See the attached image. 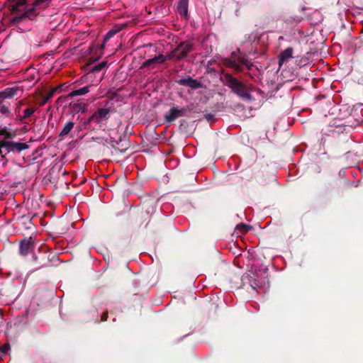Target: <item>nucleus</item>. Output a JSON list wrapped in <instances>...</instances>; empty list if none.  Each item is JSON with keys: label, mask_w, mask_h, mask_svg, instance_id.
<instances>
[{"label": "nucleus", "mask_w": 363, "mask_h": 363, "mask_svg": "<svg viewBox=\"0 0 363 363\" xmlns=\"http://www.w3.org/2000/svg\"><path fill=\"white\" fill-rule=\"evenodd\" d=\"M117 33V30H112V29L111 30H109L106 34V35L104 36V43L103 45H101V48H103L104 47V44L106 41H108L109 39H111L113 35H115Z\"/></svg>", "instance_id": "a878e982"}, {"label": "nucleus", "mask_w": 363, "mask_h": 363, "mask_svg": "<svg viewBox=\"0 0 363 363\" xmlns=\"http://www.w3.org/2000/svg\"><path fill=\"white\" fill-rule=\"evenodd\" d=\"M162 54H160L157 56H155L152 58L148 59L143 62L140 69H153L157 66V65L162 64Z\"/></svg>", "instance_id": "9b49d317"}, {"label": "nucleus", "mask_w": 363, "mask_h": 363, "mask_svg": "<svg viewBox=\"0 0 363 363\" xmlns=\"http://www.w3.org/2000/svg\"><path fill=\"white\" fill-rule=\"evenodd\" d=\"M33 218L29 215H24L18 218V223L26 230H33L35 225L32 222Z\"/></svg>", "instance_id": "ddd939ff"}, {"label": "nucleus", "mask_w": 363, "mask_h": 363, "mask_svg": "<svg viewBox=\"0 0 363 363\" xmlns=\"http://www.w3.org/2000/svg\"><path fill=\"white\" fill-rule=\"evenodd\" d=\"M35 111V109L33 108H26L23 111V116H20L19 120L21 121H23L24 119H26V118L30 117L31 115H33Z\"/></svg>", "instance_id": "b1692460"}, {"label": "nucleus", "mask_w": 363, "mask_h": 363, "mask_svg": "<svg viewBox=\"0 0 363 363\" xmlns=\"http://www.w3.org/2000/svg\"><path fill=\"white\" fill-rule=\"evenodd\" d=\"M107 319H108V312L106 311V312H105V313H104L102 314V315H101V320L102 322H105V321H106V320H107Z\"/></svg>", "instance_id": "72a5a7b5"}, {"label": "nucleus", "mask_w": 363, "mask_h": 363, "mask_svg": "<svg viewBox=\"0 0 363 363\" xmlns=\"http://www.w3.org/2000/svg\"><path fill=\"white\" fill-rule=\"evenodd\" d=\"M293 50L292 48H287L280 52L278 56L279 67L284 63L289 62V60L293 57Z\"/></svg>", "instance_id": "4468645a"}, {"label": "nucleus", "mask_w": 363, "mask_h": 363, "mask_svg": "<svg viewBox=\"0 0 363 363\" xmlns=\"http://www.w3.org/2000/svg\"><path fill=\"white\" fill-rule=\"evenodd\" d=\"M0 147L4 149V155L12 152L13 149V141L7 140L6 139L0 140Z\"/></svg>", "instance_id": "f3484780"}, {"label": "nucleus", "mask_w": 363, "mask_h": 363, "mask_svg": "<svg viewBox=\"0 0 363 363\" xmlns=\"http://www.w3.org/2000/svg\"><path fill=\"white\" fill-rule=\"evenodd\" d=\"M57 90V87L52 88L46 95L43 96V100L40 102V106L45 105L49 101V99H51L54 96V94H55Z\"/></svg>", "instance_id": "4be33fe9"}, {"label": "nucleus", "mask_w": 363, "mask_h": 363, "mask_svg": "<svg viewBox=\"0 0 363 363\" xmlns=\"http://www.w3.org/2000/svg\"><path fill=\"white\" fill-rule=\"evenodd\" d=\"M176 82L181 86H185L192 89H197L203 87V84L193 79L191 76H187L186 78H182L176 81Z\"/></svg>", "instance_id": "1a4fd4ad"}, {"label": "nucleus", "mask_w": 363, "mask_h": 363, "mask_svg": "<svg viewBox=\"0 0 363 363\" xmlns=\"http://www.w3.org/2000/svg\"><path fill=\"white\" fill-rule=\"evenodd\" d=\"M18 88L11 87L7 88L5 90L0 91V99L4 101L6 99H11L17 94Z\"/></svg>", "instance_id": "2eb2a0df"}, {"label": "nucleus", "mask_w": 363, "mask_h": 363, "mask_svg": "<svg viewBox=\"0 0 363 363\" xmlns=\"http://www.w3.org/2000/svg\"><path fill=\"white\" fill-rule=\"evenodd\" d=\"M236 228L239 230H241L242 234L247 233L250 229H252V226L246 225L245 223H240L237 225Z\"/></svg>", "instance_id": "393cba45"}, {"label": "nucleus", "mask_w": 363, "mask_h": 363, "mask_svg": "<svg viewBox=\"0 0 363 363\" xmlns=\"http://www.w3.org/2000/svg\"><path fill=\"white\" fill-rule=\"evenodd\" d=\"M58 260V256L54 253L39 252L38 255H34L33 256V259L31 261L33 267L32 272L51 267L54 262Z\"/></svg>", "instance_id": "f03ea898"}, {"label": "nucleus", "mask_w": 363, "mask_h": 363, "mask_svg": "<svg viewBox=\"0 0 363 363\" xmlns=\"http://www.w3.org/2000/svg\"><path fill=\"white\" fill-rule=\"evenodd\" d=\"M124 27V26H115L113 29H112V30H117V33H118L121 29L122 28Z\"/></svg>", "instance_id": "f704fd0d"}, {"label": "nucleus", "mask_w": 363, "mask_h": 363, "mask_svg": "<svg viewBox=\"0 0 363 363\" xmlns=\"http://www.w3.org/2000/svg\"><path fill=\"white\" fill-rule=\"evenodd\" d=\"M11 349V346H10V344L9 342H6L5 344H4L3 345H0V352L2 353V354H7L8 352Z\"/></svg>", "instance_id": "c85d7f7f"}, {"label": "nucleus", "mask_w": 363, "mask_h": 363, "mask_svg": "<svg viewBox=\"0 0 363 363\" xmlns=\"http://www.w3.org/2000/svg\"><path fill=\"white\" fill-rule=\"evenodd\" d=\"M190 110L188 106H184L181 108L177 107H172L164 116L165 121L172 123L179 117L184 116L186 113Z\"/></svg>", "instance_id": "423d86ee"}, {"label": "nucleus", "mask_w": 363, "mask_h": 363, "mask_svg": "<svg viewBox=\"0 0 363 363\" xmlns=\"http://www.w3.org/2000/svg\"><path fill=\"white\" fill-rule=\"evenodd\" d=\"M90 87H91V86L88 85V86H85L82 88L74 90L69 94L68 96H76L84 95L89 91Z\"/></svg>", "instance_id": "a211bd4d"}, {"label": "nucleus", "mask_w": 363, "mask_h": 363, "mask_svg": "<svg viewBox=\"0 0 363 363\" xmlns=\"http://www.w3.org/2000/svg\"><path fill=\"white\" fill-rule=\"evenodd\" d=\"M0 135H4L5 136V138L4 139H11L13 138V134L11 133V132H8L6 130V128H4L2 129H0Z\"/></svg>", "instance_id": "cd10ccee"}, {"label": "nucleus", "mask_w": 363, "mask_h": 363, "mask_svg": "<svg viewBox=\"0 0 363 363\" xmlns=\"http://www.w3.org/2000/svg\"><path fill=\"white\" fill-rule=\"evenodd\" d=\"M72 109L75 112L85 113L87 110V106L83 103H75L72 105Z\"/></svg>", "instance_id": "5701e85b"}, {"label": "nucleus", "mask_w": 363, "mask_h": 363, "mask_svg": "<svg viewBox=\"0 0 363 363\" xmlns=\"http://www.w3.org/2000/svg\"><path fill=\"white\" fill-rule=\"evenodd\" d=\"M177 56H179V53L177 51H176V48H174L172 52H170L168 55H162V63L165 62L167 60H175L176 61H177Z\"/></svg>", "instance_id": "412c9836"}, {"label": "nucleus", "mask_w": 363, "mask_h": 363, "mask_svg": "<svg viewBox=\"0 0 363 363\" xmlns=\"http://www.w3.org/2000/svg\"><path fill=\"white\" fill-rule=\"evenodd\" d=\"M74 125L75 123L72 121H67L64 124L61 131L58 134L60 141L64 140L68 136L73 138L72 130L74 128Z\"/></svg>", "instance_id": "9d476101"}, {"label": "nucleus", "mask_w": 363, "mask_h": 363, "mask_svg": "<svg viewBox=\"0 0 363 363\" xmlns=\"http://www.w3.org/2000/svg\"><path fill=\"white\" fill-rule=\"evenodd\" d=\"M29 145L25 143H17L13 141V150L12 152H21L23 150L28 149Z\"/></svg>", "instance_id": "6ab92c4d"}, {"label": "nucleus", "mask_w": 363, "mask_h": 363, "mask_svg": "<svg viewBox=\"0 0 363 363\" xmlns=\"http://www.w3.org/2000/svg\"><path fill=\"white\" fill-rule=\"evenodd\" d=\"M145 213L143 211L137 212L132 218V223L137 227H140L145 222Z\"/></svg>", "instance_id": "dca6fc26"}, {"label": "nucleus", "mask_w": 363, "mask_h": 363, "mask_svg": "<svg viewBox=\"0 0 363 363\" xmlns=\"http://www.w3.org/2000/svg\"><path fill=\"white\" fill-rule=\"evenodd\" d=\"M91 127L89 123H86V119L83 122L82 124H80L76 127L77 130L79 132L85 129H88Z\"/></svg>", "instance_id": "c756f323"}, {"label": "nucleus", "mask_w": 363, "mask_h": 363, "mask_svg": "<svg viewBox=\"0 0 363 363\" xmlns=\"http://www.w3.org/2000/svg\"><path fill=\"white\" fill-rule=\"evenodd\" d=\"M43 5H35V1H34L32 8L26 9L23 13L14 16L11 22L13 24H18L26 18L29 20H33L38 16L36 13L37 8H40Z\"/></svg>", "instance_id": "39448f33"}, {"label": "nucleus", "mask_w": 363, "mask_h": 363, "mask_svg": "<svg viewBox=\"0 0 363 363\" xmlns=\"http://www.w3.org/2000/svg\"><path fill=\"white\" fill-rule=\"evenodd\" d=\"M189 0H179L177 11L182 18L187 19L189 17L188 13Z\"/></svg>", "instance_id": "f8f14e48"}, {"label": "nucleus", "mask_w": 363, "mask_h": 363, "mask_svg": "<svg viewBox=\"0 0 363 363\" xmlns=\"http://www.w3.org/2000/svg\"><path fill=\"white\" fill-rule=\"evenodd\" d=\"M106 65V62H100L99 64L94 66L91 69V72H98L99 71H101L102 69H104Z\"/></svg>", "instance_id": "bb28decb"}, {"label": "nucleus", "mask_w": 363, "mask_h": 363, "mask_svg": "<svg viewBox=\"0 0 363 363\" xmlns=\"http://www.w3.org/2000/svg\"><path fill=\"white\" fill-rule=\"evenodd\" d=\"M245 66L248 70H252V69L254 67V65L251 62L250 60H248V62L245 65Z\"/></svg>", "instance_id": "2f4dec72"}, {"label": "nucleus", "mask_w": 363, "mask_h": 363, "mask_svg": "<svg viewBox=\"0 0 363 363\" xmlns=\"http://www.w3.org/2000/svg\"><path fill=\"white\" fill-rule=\"evenodd\" d=\"M205 118L208 121H211L214 118V115L213 113H207L205 115Z\"/></svg>", "instance_id": "473e14b6"}, {"label": "nucleus", "mask_w": 363, "mask_h": 363, "mask_svg": "<svg viewBox=\"0 0 363 363\" xmlns=\"http://www.w3.org/2000/svg\"><path fill=\"white\" fill-rule=\"evenodd\" d=\"M10 104L0 99V112L6 116H10L11 112L9 111Z\"/></svg>", "instance_id": "aec40b11"}, {"label": "nucleus", "mask_w": 363, "mask_h": 363, "mask_svg": "<svg viewBox=\"0 0 363 363\" xmlns=\"http://www.w3.org/2000/svg\"><path fill=\"white\" fill-rule=\"evenodd\" d=\"M9 327L11 328V327H12V325H9V324L8 323V324H7V328H8Z\"/></svg>", "instance_id": "e433bc0d"}, {"label": "nucleus", "mask_w": 363, "mask_h": 363, "mask_svg": "<svg viewBox=\"0 0 363 363\" xmlns=\"http://www.w3.org/2000/svg\"><path fill=\"white\" fill-rule=\"evenodd\" d=\"M0 155L4 157L5 156L4 149L0 147Z\"/></svg>", "instance_id": "c9c22d12"}, {"label": "nucleus", "mask_w": 363, "mask_h": 363, "mask_svg": "<svg viewBox=\"0 0 363 363\" xmlns=\"http://www.w3.org/2000/svg\"><path fill=\"white\" fill-rule=\"evenodd\" d=\"M248 60L247 54L242 53L240 49H237L231 53L230 57L224 59L223 64L225 67L234 69L235 73H240L242 72L241 65H245Z\"/></svg>", "instance_id": "7ed1b4c3"}, {"label": "nucleus", "mask_w": 363, "mask_h": 363, "mask_svg": "<svg viewBox=\"0 0 363 363\" xmlns=\"http://www.w3.org/2000/svg\"><path fill=\"white\" fill-rule=\"evenodd\" d=\"M110 117V110L106 108H99L86 119V123H95L99 127L105 125Z\"/></svg>", "instance_id": "20e7f679"}, {"label": "nucleus", "mask_w": 363, "mask_h": 363, "mask_svg": "<svg viewBox=\"0 0 363 363\" xmlns=\"http://www.w3.org/2000/svg\"><path fill=\"white\" fill-rule=\"evenodd\" d=\"M51 0H35V5H47Z\"/></svg>", "instance_id": "7c9ffc66"}, {"label": "nucleus", "mask_w": 363, "mask_h": 363, "mask_svg": "<svg viewBox=\"0 0 363 363\" xmlns=\"http://www.w3.org/2000/svg\"><path fill=\"white\" fill-rule=\"evenodd\" d=\"M34 240L32 236L20 240L18 252L21 256L26 257L33 252L35 248Z\"/></svg>", "instance_id": "0eeeda50"}, {"label": "nucleus", "mask_w": 363, "mask_h": 363, "mask_svg": "<svg viewBox=\"0 0 363 363\" xmlns=\"http://www.w3.org/2000/svg\"><path fill=\"white\" fill-rule=\"evenodd\" d=\"M194 43L191 40L182 41L178 44L176 48V51L178 52L177 62L181 61L186 57L189 52L193 50Z\"/></svg>", "instance_id": "6e6552de"}, {"label": "nucleus", "mask_w": 363, "mask_h": 363, "mask_svg": "<svg viewBox=\"0 0 363 363\" xmlns=\"http://www.w3.org/2000/svg\"><path fill=\"white\" fill-rule=\"evenodd\" d=\"M223 83L230 89L231 91L240 99L250 101L252 99L250 94L251 88L244 82L238 80L228 72H223L220 77Z\"/></svg>", "instance_id": "f257e3e1"}]
</instances>
